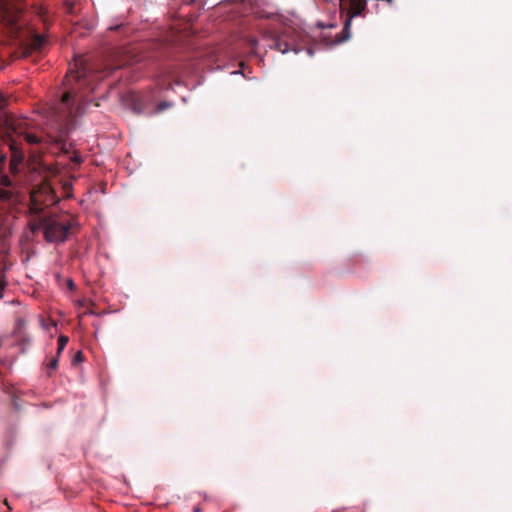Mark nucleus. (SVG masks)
<instances>
[{"mask_svg": "<svg viewBox=\"0 0 512 512\" xmlns=\"http://www.w3.org/2000/svg\"><path fill=\"white\" fill-rule=\"evenodd\" d=\"M58 367V355L50 360L47 364L48 374L50 375L52 371L56 370Z\"/></svg>", "mask_w": 512, "mask_h": 512, "instance_id": "obj_14", "label": "nucleus"}, {"mask_svg": "<svg viewBox=\"0 0 512 512\" xmlns=\"http://www.w3.org/2000/svg\"><path fill=\"white\" fill-rule=\"evenodd\" d=\"M39 14H40L41 16H43L44 12H43V10H42V9H40Z\"/></svg>", "mask_w": 512, "mask_h": 512, "instance_id": "obj_23", "label": "nucleus"}, {"mask_svg": "<svg viewBox=\"0 0 512 512\" xmlns=\"http://www.w3.org/2000/svg\"><path fill=\"white\" fill-rule=\"evenodd\" d=\"M25 142L29 145H37L41 143V138L35 134L27 133L26 131L20 135Z\"/></svg>", "mask_w": 512, "mask_h": 512, "instance_id": "obj_12", "label": "nucleus"}, {"mask_svg": "<svg viewBox=\"0 0 512 512\" xmlns=\"http://www.w3.org/2000/svg\"><path fill=\"white\" fill-rule=\"evenodd\" d=\"M305 42L306 35L303 31L292 26H287L282 33L275 38L274 47L283 54L290 50L299 53L303 49L302 44Z\"/></svg>", "mask_w": 512, "mask_h": 512, "instance_id": "obj_5", "label": "nucleus"}, {"mask_svg": "<svg viewBox=\"0 0 512 512\" xmlns=\"http://www.w3.org/2000/svg\"><path fill=\"white\" fill-rule=\"evenodd\" d=\"M83 358H84V355L81 351L76 352V354L74 355V357L72 359V364L76 365L78 363H81L83 361Z\"/></svg>", "mask_w": 512, "mask_h": 512, "instance_id": "obj_15", "label": "nucleus"}, {"mask_svg": "<svg viewBox=\"0 0 512 512\" xmlns=\"http://www.w3.org/2000/svg\"><path fill=\"white\" fill-rule=\"evenodd\" d=\"M73 221L68 217L44 215L39 218L37 227H43L45 239L49 242H63L73 227Z\"/></svg>", "mask_w": 512, "mask_h": 512, "instance_id": "obj_4", "label": "nucleus"}, {"mask_svg": "<svg viewBox=\"0 0 512 512\" xmlns=\"http://www.w3.org/2000/svg\"><path fill=\"white\" fill-rule=\"evenodd\" d=\"M64 189H65L66 191L71 190V189H72V184H71V183H69V182L65 183V184H64Z\"/></svg>", "mask_w": 512, "mask_h": 512, "instance_id": "obj_18", "label": "nucleus"}, {"mask_svg": "<svg viewBox=\"0 0 512 512\" xmlns=\"http://www.w3.org/2000/svg\"><path fill=\"white\" fill-rule=\"evenodd\" d=\"M127 101H129L132 110L135 113H143L147 115L159 114L166 109L173 106L172 102L162 101L158 104H151V97L148 95H142L136 92H130L126 95Z\"/></svg>", "mask_w": 512, "mask_h": 512, "instance_id": "obj_6", "label": "nucleus"}, {"mask_svg": "<svg viewBox=\"0 0 512 512\" xmlns=\"http://www.w3.org/2000/svg\"><path fill=\"white\" fill-rule=\"evenodd\" d=\"M340 8L345 16L344 27L341 32L334 35L330 32H323L321 34L320 39L326 47L341 44L350 37L349 26L352 21V0H340Z\"/></svg>", "mask_w": 512, "mask_h": 512, "instance_id": "obj_7", "label": "nucleus"}, {"mask_svg": "<svg viewBox=\"0 0 512 512\" xmlns=\"http://www.w3.org/2000/svg\"><path fill=\"white\" fill-rule=\"evenodd\" d=\"M68 284H69L70 288H73L74 284H73V282L71 280H69Z\"/></svg>", "mask_w": 512, "mask_h": 512, "instance_id": "obj_20", "label": "nucleus"}, {"mask_svg": "<svg viewBox=\"0 0 512 512\" xmlns=\"http://www.w3.org/2000/svg\"><path fill=\"white\" fill-rule=\"evenodd\" d=\"M25 327V321L23 319H18L14 328V335L16 338L21 339L22 341H26L29 344V339L22 337V330Z\"/></svg>", "mask_w": 512, "mask_h": 512, "instance_id": "obj_11", "label": "nucleus"}, {"mask_svg": "<svg viewBox=\"0 0 512 512\" xmlns=\"http://www.w3.org/2000/svg\"><path fill=\"white\" fill-rule=\"evenodd\" d=\"M193 512H201V508L199 506L194 507Z\"/></svg>", "mask_w": 512, "mask_h": 512, "instance_id": "obj_19", "label": "nucleus"}, {"mask_svg": "<svg viewBox=\"0 0 512 512\" xmlns=\"http://www.w3.org/2000/svg\"><path fill=\"white\" fill-rule=\"evenodd\" d=\"M113 69L114 67L110 65L100 67L97 64L88 63L83 56L76 58L74 66L69 68L66 78L69 83L74 81L77 87L66 91L59 102L49 109L53 122L59 124L61 128L78 125L79 118L84 114L85 106L89 102L84 89L93 91L92 82L104 79Z\"/></svg>", "mask_w": 512, "mask_h": 512, "instance_id": "obj_1", "label": "nucleus"}, {"mask_svg": "<svg viewBox=\"0 0 512 512\" xmlns=\"http://www.w3.org/2000/svg\"><path fill=\"white\" fill-rule=\"evenodd\" d=\"M318 26L324 28V25L321 22L318 23Z\"/></svg>", "mask_w": 512, "mask_h": 512, "instance_id": "obj_22", "label": "nucleus"}, {"mask_svg": "<svg viewBox=\"0 0 512 512\" xmlns=\"http://www.w3.org/2000/svg\"><path fill=\"white\" fill-rule=\"evenodd\" d=\"M4 288H5V282L0 280V297H2Z\"/></svg>", "mask_w": 512, "mask_h": 512, "instance_id": "obj_17", "label": "nucleus"}, {"mask_svg": "<svg viewBox=\"0 0 512 512\" xmlns=\"http://www.w3.org/2000/svg\"><path fill=\"white\" fill-rule=\"evenodd\" d=\"M6 103V98L0 94V128H24L23 123H16L13 116L3 111ZM25 128H28V124H25Z\"/></svg>", "mask_w": 512, "mask_h": 512, "instance_id": "obj_10", "label": "nucleus"}, {"mask_svg": "<svg viewBox=\"0 0 512 512\" xmlns=\"http://www.w3.org/2000/svg\"><path fill=\"white\" fill-rule=\"evenodd\" d=\"M6 158H7V154H6V152H5V151H3V150L0 148V165H1V164H5Z\"/></svg>", "mask_w": 512, "mask_h": 512, "instance_id": "obj_16", "label": "nucleus"}, {"mask_svg": "<svg viewBox=\"0 0 512 512\" xmlns=\"http://www.w3.org/2000/svg\"><path fill=\"white\" fill-rule=\"evenodd\" d=\"M20 0H0V34H7L33 50H41L46 43L44 36L26 27Z\"/></svg>", "mask_w": 512, "mask_h": 512, "instance_id": "obj_2", "label": "nucleus"}, {"mask_svg": "<svg viewBox=\"0 0 512 512\" xmlns=\"http://www.w3.org/2000/svg\"><path fill=\"white\" fill-rule=\"evenodd\" d=\"M5 164L0 165V210L4 209L5 205L11 204L15 200V194L11 190L5 189L12 185V180L5 173Z\"/></svg>", "mask_w": 512, "mask_h": 512, "instance_id": "obj_9", "label": "nucleus"}, {"mask_svg": "<svg viewBox=\"0 0 512 512\" xmlns=\"http://www.w3.org/2000/svg\"><path fill=\"white\" fill-rule=\"evenodd\" d=\"M335 27H336V25H335V24H329V25H328V28H330V29L335 28Z\"/></svg>", "mask_w": 512, "mask_h": 512, "instance_id": "obj_21", "label": "nucleus"}, {"mask_svg": "<svg viewBox=\"0 0 512 512\" xmlns=\"http://www.w3.org/2000/svg\"><path fill=\"white\" fill-rule=\"evenodd\" d=\"M58 198L55 195L53 188L48 183L41 184L38 188L34 189L30 195L29 211L34 216L30 222V227L33 231L43 230V227H37L39 218L43 216L41 213L44 207L57 203Z\"/></svg>", "mask_w": 512, "mask_h": 512, "instance_id": "obj_3", "label": "nucleus"}, {"mask_svg": "<svg viewBox=\"0 0 512 512\" xmlns=\"http://www.w3.org/2000/svg\"><path fill=\"white\" fill-rule=\"evenodd\" d=\"M7 137L8 146L12 154L9 168L12 174H16L19 171V165L22 163L25 154L21 142L15 140L10 134Z\"/></svg>", "mask_w": 512, "mask_h": 512, "instance_id": "obj_8", "label": "nucleus"}, {"mask_svg": "<svg viewBox=\"0 0 512 512\" xmlns=\"http://www.w3.org/2000/svg\"><path fill=\"white\" fill-rule=\"evenodd\" d=\"M68 342H69V338L67 336H65V335H60L59 336V338H58V350H57V355L58 356L64 350V348L66 347Z\"/></svg>", "mask_w": 512, "mask_h": 512, "instance_id": "obj_13", "label": "nucleus"}]
</instances>
